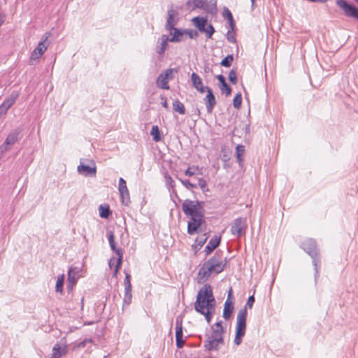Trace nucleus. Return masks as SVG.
<instances>
[{
	"instance_id": "obj_1",
	"label": "nucleus",
	"mask_w": 358,
	"mask_h": 358,
	"mask_svg": "<svg viewBox=\"0 0 358 358\" xmlns=\"http://www.w3.org/2000/svg\"><path fill=\"white\" fill-rule=\"evenodd\" d=\"M194 309L199 313H210L213 316L215 311V299L209 284H205L199 291L194 303Z\"/></svg>"
},
{
	"instance_id": "obj_2",
	"label": "nucleus",
	"mask_w": 358,
	"mask_h": 358,
	"mask_svg": "<svg viewBox=\"0 0 358 358\" xmlns=\"http://www.w3.org/2000/svg\"><path fill=\"white\" fill-rule=\"evenodd\" d=\"M255 303V296L253 295L250 296L245 306L243 308L239 310L237 315V322L236 326V335L234 338V343L236 345H241L243 341V338L245 336L246 330V319L248 315L247 307L252 308Z\"/></svg>"
},
{
	"instance_id": "obj_3",
	"label": "nucleus",
	"mask_w": 358,
	"mask_h": 358,
	"mask_svg": "<svg viewBox=\"0 0 358 358\" xmlns=\"http://www.w3.org/2000/svg\"><path fill=\"white\" fill-rule=\"evenodd\" d=\"M182 210L187 216L198 215L204 213L202 203L199 201L185 199L182 204Z\"/></svg>"
},
{
	"instance_id": "obj_4",
	"label": "nucleus",
	"mask_w": 358,
	"mask_h": 358,
	"mask_svg": "<svg viewBox=\"0 0 358 358\" xmlns=\"http://www.w3.org/2000/svg\"><path fill=\"white\" fill-rule=\"evenodd\" d=\"M206 263L214 273H220L224 270L227 264V258L222 257V252L217 251L214 256L206 261Z\"/></svg>"
},
{
	"instance_id": "obj_5",
	"label": "nucleus",
	"mask_w": 358,
	"mask_h": 358,
	"mask_svg": "<svg viewBox=\"0 0 358 358\" xmlns=\"http://www.w3.org/2000/svg\"><path fill=\"white\" fill-rule=\"evenodd\" d=\"M21 132L22 129L16 128L9 133L4 143L0 147L2 153L10 150L11 147L22 138Z\"/></svg>"
},
{
	"instance_id": "obj_6",
	"label": "nucleus",
	"mask_w": 358,
	"mask_h": 358,
	"mask_svg": "<svg viewBox=\"0 0 358 358\" xmlns=\"http://www.w3.org/2000/svg\"><path fill=\"white\" fill-rule=\"evenodd\" d=\"M204 222V213L190 216V220L187 223V233L190 235L197 233L199 227Z\"/></svg>"
},
{
	"instance_id": "obj_7",
	"label": "nucleus",
	"mask_w": 358,
	"mask_h": 358,
	"mask_svg": "<svg viewBox=\"0 0 358 358\" xmlns=\"http://www.w3.org/2000/svg\"><path fill=\"white\" fill-rule=\"evenodd\" d=\"M246 229V218L238 217L234 220L232 223L231 232L233 235H236L238 237H240L245 233Z\"/></svg>"
},
{
	"instance_id": "obj_8",
	"label": "nucleus",
	"mask_w": 358,
	"mask_h": 358,
	"mask_svg": "<svg viewBox=\"0 0 358 358\" xmlns=\"http://www.w3.org/2000/svg\"><path fill=\"white\" fill-rule=\"evenodd\" d=\"M336 4L343 11L347 17H352L358 20V8L350 4L348 1H336Z\"/></svg>"
},
{
	"instance_id": "obj_9",
	"label": "nucleus",
	"mask_w": 358,
	"mask_h": 358,
	"mask_svg": "<svg viewBox=\"0 0 358 358\" xmlns=\"http://www.w3.org/2000/svg\"><path fill=\"white\" fill-rule=\"evenodd\" d=\"M182 320L181 315L178 316L176 320V346L179 349L182 348L185 343V341L182 338Z\"/></svg>"
},
{
	"instance_id": "obj_10",
	"label": "nucleus",
	"mask_w": 358,
	"mask_h": 358,
	"mask_svg": "<svg viewBox=\"0 0 358 358\" xmlns=\"http://www.w3.org/2000/svg\"><path fill=\"white\" fill-rule=\"evenodd\" d=\"M301 248L311 257L320 254L315 240L309 238L303 241Z\"/></svg>"
},
{
	"instance_id": "obj_11",
	"label": "nucleus",
	"mask_w": 358,
	"mask_h": 358,
	"mask_svg": "<svg viewBox=\"0 0 358 358\" xmlns=\"http://www.w3.org/2000/svg\"><path fill=\"white\" fill-rule=\"evenodd\" d=\"M118 190L121 196L122 203L124 206H128L130 203L129 193L126 181L122 178L119 179Z\"/></svg>"
},
{
	"instance_id": "obj_12",
	"label": "nucleus",
	"mask_w": 358,
	"mask_h": 358,
	"mask_svg": "<svg viewBox=\"0 0 358 358\" xmlns=\"http://www.w3.org/2000/svg\"><path fill=\"white\" fill-rule=\"evenodd\" d=\"M167 20L165 24V29L167 31H172L178 23V13L176 10L171 8L167 12Z\"/></svg>"
},
{
	"instance_id": "obj_13",
	"label": "nucleus",
	"mask_w": 358,
	"mask_h": 358,
	"mask_svg": "<svg viewBox=\"0 0 358 358\" xmlns=\"http://www.w3.org/2000/svg\"><path fill=\"white\" fill-rule=\"evenodd\" d=\"M18 97V93L13 92L0 106V116L6 114L8 110L14 104Z\"/></svg>"
},
{
	"instance_id": "obj_14",
	"label": "nucleus",
	"mask_w": 358,
	"mask_h": 358,
	"mask_svg": "<svg viewBox=\"0 0 358 358\" xmlns=\"http://www.w3.org/2000/svg\"><path fill=\"white\" fill-rule=\"evenodd\" d=\"M212 273H214V271L210 268V266L206 262H204L198 272V282H205L206 280H208Z\"/></svg>"
},
{
	"instance_id": "obj_15",
	"label": "nucleus",
	"mask_w": 358,
	"mask_h": 358,
	"mask_svg": "<svg viewBox=\"0 0 358 358\" xmlns=\"http://www.w3.org/2000/svg\"><path fill=\"white\" fill-rule=\"evenodd\" d=\"M224 338H220L217 339H206L203 343V347L206 350L212 351V350H218L220 348V346L223 345Z\"/></svg>"
},
{
	"instance_id": "obj_16",
	"label": "nucleus",
	"mask_w": 358,
	"mask_h": 358,
	"mask_svg": "<svg viewBox=\"0 0 358 358\" xmlns=\"http://www.w3.org/2000/svg\"><path fill=\"white\" fill-rule=\"evenodd\" d=\"M195 6L203 9L206 13L215 14L217 12L216 1H194Z\"/></svg>"
},
{
	"instance_id": "obj_17",
	"label": "nucleus",
	"mask_w": 358,
	"mask_h": 358,
	"mask_svg": "<svg viewBox=\"0 0 358 358\" xmlns=\"http://www.w3.org/2000/svg\"><path fill=\"white\" fill-rule=\"evenodd\" d=\"M203 101L206 106V110L208 113H212L213 110L216 105V99L210 88H207V94L203 99Z\"/></svg>"
},
{
	"instance_id": "obj_18",
	"label": "nucleus",
	"mask_w": 358,
	"mask_h": 358,
	"mask_svg": "<svg viewBox=\"0 0 358 358\" xmlns=\"http://www.w3.org/2000/svg\"><path fill=\"white\" fill-rule=\"evenodd\" d=\"M52 353L50 358H61L68 353V346L65 343H57L52 348Z\"/></svg>"
},
{
	"instance_id": "obj_19",
	"label": "nucleus",
	"mask_w": 358,
	"mask_h": 358,
	"mask_svg": "<svg viewBox=\"0 0 358 358\" xmlns=\"http://www.w3.org/2000/svg\"><path fill=\"white\" fill-rule=\"evenodd\" d=\"M232 294V289L231 288L229 291L228 297L226 300L224 306V310H223V317L227 320H229L232 315L233 311H234V303L231 301H230V297Z\"/></svg>"
},
{
	"instance_id": "obj_20",
	"label": "nucleus",
	"mask_w": 358,
	"mask_h": 358,
	"mask_svg": "<svg viewBox=\"0 0 358 358\" xmlns=\"http://www.w3.org/2000/svg\"><path fill=\"white\" fill-rule=\"evenodd\" d=\"M48 36H46L43 41H41L38 46L34 49L31 55V60H36L38 59L46 50L47 46L45 42L47 41Z\"/></svg>"
},
{
	"instance_id": "obj_21",
	"label": "nucleus",
	"mask_w": 358,
	"mask_h": 358,
	"mask_svg": "<svg viewBox=\"0 0 358 358\" xmlns=\"http://www.w3.org/2000/svg\"><path fill=\"white\" fill-rule=\"evenodd\" d=\"M79 269L77 267H71L68 272V288L72 287L76 284L78 279Z\"/></svg>"
},
{
	"instance_id": "obj_22",
	"label": "nucleus",
	"mask_w": 358,
	"mask_h": 358,
	"mask_svg": "<svg viewBox=\"0 0 358 358\" xmlns=\"http://www.w3.org/2000/svg\"><path fill=\"white\" fill-rule=\"evenodd\" d=\"M169 41V38L167 35L163 34L160 38H159L157 41V45L156 47V52L162 55L166 51L168 47V42Z\"/></svg>"
},
{
	"instance_id": "obj_23",
	"label": "nucleus",
	"mask_w": 358,
	"mask_h": 358,
	"mask_svg": "<svg viewBox=\"0 0 358 358\" xmlns=\"http://www.w3.org/2000/svg\"><path fill=\"white\" fill-rule=\"evenodd\" d=\"M106 236L108 239L109 245H110L111 250L115 253H116V255L118 256V257H120V255L123 257L122 251L116 247V243L115 242L114 231L112 230H107Z\"/></svg>"
},
{
	"instance_id": "obj_24",
	"label": "nucleus",
	"mask_w": 358,
	"mask_h": 358,
	"mask_svg": "<svg viewBox=\"0 0 358 358\" xmlns=\"http://www.w3.org/2000/svg\"><path fill=\"white\" fill-rule=\"evenodd\" d=\"M192 22L200 32L203 33L206 31V27L208 24L206 17L196 16L192 19Z\"/></svg>"
},
{
	"instance_id": "obj_25",
	"label": "nucleus",
	"mask_w": 358,
	"mask_h": 358,
	"mask_svg": "<svg viewBox=\"0 0 358 358\" xmlns=\"http://www.w3.org/2000/svg\"><path fill=\"white\" fill-rule=\"evenodd\" d=\"M221 237L214 236L208 242V245L205 248V252L206 255H210L216 248H217L220 243Z\"/></svg>"
},
{
	"instance_id": "obj_26",
	"label": "nucleus",
	"mask_w": 358,
	"mask_h": 358,
	"mask_svg": "<svg viewBox=\"0 0 358 358\" xmlns=\"http://www.w3.org/2000/svg\"><path fill=\"white\" fill-rule=\"evenodd\" d=\"M216 78L220 82V89L221 92L225 94L227 96H229L231 94V88L227 83L224 76L218 75Z\"/></svg>"
},
{
	"instance_id": "obj_27",
	"label": "nucleus",
	"mask_w": 358,
	"mask_h": 358,
	"mask_svg": "<svg viewBox=\"0 0 358 358\" xmlns=\"http://www.w3.org/2000/svg\"><path fill=\"white\" fill-rule=\"evenodd\" d=\"M312 263L315 270V282H317V278L320 275V268L321 266V255L320 254L311 257Z\"/></svg>"
},
{
	"instance_id": "obj_28",
	"label": "nucleus",
	"mask_w": 358,
	"mask_h": 358,
	"mask_svg": "<svg viewBox=\"0 0 358 358\" xmlns=\"http://www.w3.org/2000/svg\"><path fill=\"white\" fill-rule=\"evenodd\" d=\"M78 172L85 176H95L96 169V166L90 167L87 165L80 164L78 166Z\"/></svg>"
},
{
	"instance_id": "obj_29",
	"label": "nucleus",
	"mask_w": 358,
	"mask_h": 358,
	"mask_svg": "<svg viewBox=\"0 0 358 358\" xmlns=\"http://www.w3.org/2000/svg\"><path fill=\"white\" fill-rule=\"evenodd\" d=\"M172 30L174 31V33L173 34V36L171 38H169L170 42L172 43H178L180 42L182 40V36L185 34V29H180L174 27Z\"/></svg>"
},
{
	"instance_id": "obj_30",
	"label": "nucleus",
	"mask_w": 358,
	"mask_h": 358,
	"mask_svg": "<svg viewBox=\"0 0 358 358\" xmlns=\"http://www.w3.org/2000/svg\"><path fill=\"white\" fill-rule=\"evenodd\" d=\"M245 153V146L243 145H238L236 147V157L237 162L240 166H242L244 161L243 155Z\"/></svg>"
},
{
	"instance_id": "obj_31",
	"label": "nucleus",
	"mask_w": 358,
	"mask_h": 358,
	"mask_svg": "<svg viewBox=\"0 0 358 358\" xmlns=\"http://www.w3.org/2000/svg\"><path fill=\"white\" fill-rule=\"evenodd\" d=\"M157 85L162 89L169 90V85L168 84L167 76L160 74L157 79Z\"/></svg>"
},
{
	"instance_id": "obj_32",
	"label": "nucleus",
	"mask_w": 358,
	"mask_h": 358,
	"mask_svg": "<svg viewBox=\"0 0 358 358\" xmlns=\"http://www.w3.org/2000/svg\"><path fill=\"white\" fill-rule=\"evenodd\" d=\"M173 110L176 112H178L180 115H185L186 111L184 104L178 99L173 101Z\"/></svg>"
},
{
	"instance_id": "obj_33",
	"label": "nucleus",
	"mask_w": 358,
	"mask_h": 358,
	"mask_svg": "<svg viewBox=\"0 0 358 358\" xmlns=\"http://www.w3.org/2000/svg\"><path fill=\"white\" fill-rule=\"evenodd\" d=\"M99 216L101 218H108V217L111 214V211L110 210L109 206L106 205H100L99 207Z\"/></svg>"
},
{
	"instance_id": "obj_34",
	"label": "nucleus",
	"mask_w": 358,
	"mask_h": 358,
	"mask_svg": "<svg viewBox=\"0 0 358 358\" xmlns=\"http://www.w3.org/2000/svg\"><path fill=\"white\" fill-rule=\"evenodd\" d=\"M150 135L152 136L153 141L155 142H159L162 140L160 131L157 125L152 126L150 131Z\"/></svg>"
},
{
	"instance_id": "obj_35",
	"label": "nucleus",
	"mask_w": 358,
	"mask_h": 358,
	"mask_svg": "<svg viewBox=\"0 0 358 358\" xmlns=\"http://www.w3.org/2000/svg\"><path fill=\"white\" fill-rule=\"evenodd\" d=\"M131 287H124V297L123 299L124 305L129 306L131 302Z\"/></svg>"
},
{
	"instance_id": "obj_36",
	"label": "nucleus",
	"mask_w": 358,
	"mask_h": 358,
	"mask_svg": "<svg viewBox=\"0 0 358 358\" xmlns=\"http://www.w3.org/2000/svg\"><path fill=\"white\" fill-rule=\"evenodd\" d=\"M212 329V333L210 334H206V337L207 339H217L220 338H224L223 334L221 331H219L218 330L214 329V327H211Z\"/></svg>"
},
{
	"instance_id": "obj_37",
	"label": "nucleus",
	"mask_w": 358,
	"mask_h": 358,
	"mask_svg": "<svg viewBox=\"0 0 358 358\" xmlns=\"http://www.w3.org/2000/svg\"><path fill=\"white\" fill-rule=\"evenodd\" d=\"M191 80L192 85L194 88L203 85V82L200 76L196 73H192L191 75Z\"/></svg>"
},
{
	"instance_id": "obj_38",
	"label": "nucleus",
	"mask_w": 358,
	"mask_h": 358,
	"mask_svg": "<svg viewBox=\"0 0 358 358\" xmlns=\"http://www.w3.org/2000/svg\"><path fill=\"white\" fill-rule=\"evenodd\" d=\"M207 239H208V237L206 236V234L199 236L198 237H196V238L195 240V243H196L195 247L196 248L198 247V249H200L204 245V243L206 242Z\"/></svg>"
},
{
	"instance_id": "obj_39",
	"label": "nucleus",
	"mask_w": 358,
	"mask_h": 358,
	"mask_svg": "<svg viewBox=\"0 0 358 358\" xmlns=\"http://www.w3.org/2000/svg\"><path fill=\"white\" fill-rule=\"evenodd\" d=\"M64 282V275L59 276L56 282L55 290L57 292L62 293L63 292V285Z\"/></svg>"
},
{
	"instance_id": "obj_40",
	"label": "nucleus",
	"mask_w": 358,
	"mask_h": 358,
	"mask_svg": "<svg viewBox=\"0 0 358 358\" xmlns=\"http://www.w3.org/2000/svg\"><path fill=\"white\" fill-rule=\"evenodd\" d=\"M234 60V56L232 55H228L224 57L220 62V64L224 67H229Z\"/></svg>"
},
{
	"instance_id": "obj_41",
	"label": "nucleus",
	"mask_w": 358,
	"mask_h": 358,
	"mask_svg": "<svg viewBox=\"0 0 358 358\" xmlns=\"http://www.w3.org/2000/svg\"><path fill=\"white\" fill-rule=\"evenodd\" d=\"M242 103V95L241 93H238L234 98L233 105L234 107L236 109H239L241 106Z\"/></svg>"
},
{
	"instance_id": "obj_42",
	"label": "nucleus",
	"mask_w": 358,
	"mask_h": 358,
	"mask_svg": "<svg viewBox=\"0 0 358 358\" xmlns=\"http://www.w3.org/2000/svg\"><path fill=\"white\" fill-rule=\"evenodd\" d=\"M215 28L213 27V26L210 24H207V26L206 27V31H204L203 33L206 34V37L208 38H211L212 36L215 33Z\"/></svg>"
},
{
	"instance_id": "obj_43",
	"label": "nucleus",
	"mask_w": 358,
	"mask_h": 358,
	"mask_svg": "<svg viewBox=\"0 0 358 358\" xmlns=\"http://www.w3.org/2000/svg\"><path fill=\"white\" fill-rule=\"evenodd\" d=\"M229 80L234 85L237 83L236 73L234 69H231L229 73Z\"/></svg>"
},
{
	"instance_id": "obj_44",
	"label": "nucleus",
	"mask_w": 358,
	"mask_h": 358,
	"mask_svg": "<svg viewBox=\"0 0 358 358\" xmlns=\"http://www.w3.org/2000/svg\"><path fill=\"white\" fill-rule=\"evenodd\" d=\"M164 178L166 180V182L169 185V187L173 189L175 187L176 183L174 180L172 179V178L167 173L165 174Z\"/></svg>"
},
{
	"instance_id": "obj_45",
	"label": "nucleus",
	"mask_w": 358,
	"mask_h": 358,
	"mask_svg": "<svg viewBox=\"0 0 358 358\" xmlns=\"http://www.w3.org/2000/svg\"><path fill=\"white\" fill-rule=\"evenodd\" d=\"M179 180L182 182V184L185 186V187H187V189H190V188H196L197 187V185L196 184H193L192 182H189V180H182V179H179Z\"/></svg>"
},
{
	"instance_id": "obj_46",
	"label": "nucleus",
	"mask_w": 358,
	"mask_h": 358,
	"mask_svg": "<svg viewBox=\"0 0 358 358\" xmlns=\"http://www.w3.org/2000/svg\"><path fill=\"white\" fill-rule=\"evenodd\" d=\"M185 34L188 35L190 38H196L198 37V31L193 29H185Z\"/></svg>"
},
{
	"instance_id": "obj_47",
	"label": "nucleus",
	"mask_w": 358,
	"mask_h": 358,
	"mask_svg": "<svg viewBox=\"0 0 358 358\" xmlns=\"http://www.w3.org/2000/svg\"><path fill=\"white\" fill-rule=\"evenodd\" d=\"M122 256L120 255V257L117 259V264L115 266V268L113 272V276H116L120 268L121 267L122 262Z\"/></svg>"
},
{
	"instance_id": "obj_48",
	"label": "nucleus",
	"mask_w": 358,
	"mask_h": 358,
	"mask_svg": "<svg viewBox=\"0 0 358 358\" xmlns=\"http://www.w3.org/2000/svg\"><path fill=\"white\" fill-rule=\"evenodd\" d=\"M213 327H214V329L218 330L222 333L224 332V329L222 326V321L217 322Z\"/></svg>"
},
{
	"instance_id": "obj_49",
	"label": "nucleus",
	"mask_w": 358,
	"mask_h": 358,
	"mask_svg": "<svg viewBox=\"0 0 358 358\" xmlns=\"http://www.w3.org/2000/svg\"><path fill=\"white\" fill-rule=\"evenodd\" d=\"M124 287H131V275L129 273H126V276L124 280Z\"/></svg>"
},
{
	"instance_id": "obj_50",
	"label": "nucleus",
	"mask_w": 358,
	"mask_h": 358,
	"mask_svg": "<svg viewBox=\"0 0 358 358\" xmlns=\"http://www.w3.org/2000/svg\"><path fill=\"white\" fill-rule=\"evenodd\" d=\"M227 38L230 43H234L236 42L234 35L230 31H228L227 34Z\"/></svg>"
},
{
	"instance_id": "obj_51",
	"label": "nucleus",
	"mask_w": 358,
	"mask_h": 358,
	"mask_svg": "<svg viewBox=\"0 0 358 358\" xmlns=\"http://www.w3.org/2000/svg\"><path fill=\"white\" fill-rule=\"evenodd\" d=\"M223 16L227 20L229 19H231V18L233 17V15H232L231 11L228 8H225L224 10Z\"/></svg>"
},
{
	"instance_id": "obj_52",
	"label": "nucleus",
	"mask_w": 358,
	"mask_h": 358,
	"mask_svg": "<svg viewBox=\"0 0 358 358\" xmlns=\"http://www.w3.org/2000/svg\"><path fill=\"white\" fill-rule=\"evenodd\" d=\"M206 185V181L203 178H200L198 179V186H199L201 189H204Z\"/></svg>"
},
{
	"instance_id": "obj_53",
	"label": "nucleus",
	"mask_w": 358,
	"mask_h": 358,
	"mask_svg": "<svg viewBox=\"0 0 358 358\" xmlns=\"http://www.w3.org/2000/svg\"><path fill=\"white\" fill-rule=\"evenodd\" d=\"M173 69H169L165 71L164 73H161L162 76H167V79L172 78V73H173Z\"/></svg>"
},
{
	"instance_id": "obj_54",
	"label": "nucleus",
	"mask_w": 358,
	"mask_h": 358,
	"mask_svg": "<svg viewBox=\"0 0 358 358\" xmlns=\"http://www.w3.org/2000/svg\"><path fill=\"white\" fill-rule=\"evenodd\" d=\"M207 88H210L209 87H207V86H203V85H201V86H199L197 87H196L195 89L199 92L200 93H203L205 92H207Z\"/></svg>"
},
{
	"instance_id": "obj_55",
	"label": "nucleus",
	"mask_w": 358,
	"mask_h": 358,
	"mask_svg": "<svg viewBox=\"0 0 358 358\" xmlns=\"http://www.w3.org/2000/svg\"><path fill=\"white\" fill-rule=\"evenodd\" d=\"M201 315H203L205 316V318H206V322L209 324L211 320H212V317H213V315H210V313H206L204 311V313H200Z\"/></svg>"
},
{
	"instance_id": "obj_56",
	"label": "nucleus",
	"mask_w": 358,
	"mask_h": 358,
	"mask_svg": "<svg viewBox=\"0 0 358 358\" xmlns=\"http://www.w3.org/2000/svg\"><path fill=\"white\" fill-rule=\"evenodd\" d=\"M160 99L162 101V106L164 107L165 108L168 109L169 108V106H168L166 98L165 96H161Z\"/></svg>"
},
{
	"instance_id": "obj_57",
	"label": "nucleus",
	"mask_w": 358,
	"mask_h": 358,
	"mask_svg": "<svg viewBox=\"0 0 358 358\" xmlns=\"http://www.w3.org/2000/svg\"><path fill=\"white\" fill-rule=\"evenodd\" d=\"M228 21H229V24L231 29L234 31L235 29V26H236L234 18L232 17L231 19H229Z\"/></svg>"
},
{
	"instance_id": "obj_58",
	"label": "nucleus",
	"mask_w": 358,
	"mask_h": 358,
	"mask_svg": "<svg viewBox=\"0 0 358 358\" xmlns=\"http://www.w3.org/2000/svg\"><path fill=\"white\" fill-rule=\"evenodd\" d=\"M185 174L186 176H194V173L193 171H190V169H189V168H188V169L185 171Z\"/></svg>"
},
{
	"instance_id": "obj_59",
	"label": "nucleus",
	"mask_w": 358,
	"mask_h": 358,
	"mask_svg": "<svg viewBox=\"0 0 358 358\" xmlns=\"http://www.w3.org/2000/svg\"><path fill=\"white\" fill-rule=\"evenodd\" d=\"M4 22V15H0V27L3 24Z\"/></svg>"
},
{
	"instance_id": "obj_60",
	"label": "nucleus",
	"mask_w": 358,
	"mask_h": 358,
	"mask_svg": "<svg viewBox=\"0 0 358 358\" xmlns=\"http://www.w3.org/2000/svg\"><path fill=\"white\" fill-rule=\"evenodd\" d=\"M114 259H110L109 262V266L111 268L113 265Z\"/></svg>"
},
{
	"instance_id": "obj_61",
	"label": "nucleus",
	"mask_w": 358,
	"mask_h": 358,
	"mask_svg": "<svg viewBox=\"0 0 358 358\" xmlns=\"http://www.w3.org/2000/svg\"><path fill=\"white\" fill-rule=\"evenodd\" d=\"M90 341H91V340H89V341H88V342H90ZM86 342H87V340H85L83 342H82V343H80V345H83V346H85V343H86Z\"/></svg>"
},
{
	"instance_id": "obj_62",
	"label": "nucleus",
	"mask_w": 358,
	"mask_h": 358,
	"mask_svg": "<svg viewBox=\"0 0 358 358\" xmlns=\"http://www.w3.org/2000/svg\"><path fill=\"white\" fill-rule=\"evenodd\" d=\"M252 2V8H253V5H255V1H251Z\"/></svg>"
},
{
	"instance_id": "obj_63",
	"label": "nucleus",
	"mask_w": 358,
	"mask_h": 358,
	"mask_svg": "<svg viewBox=\"0 0 358 358\" xmlns=\"http://www.w3.org/2000/svg\"><path fill=\"white\" fill-rule=\"evenodd\" d=\"M208 358H212V357H208Z\"/></svg>"
}]
</instances>
